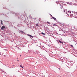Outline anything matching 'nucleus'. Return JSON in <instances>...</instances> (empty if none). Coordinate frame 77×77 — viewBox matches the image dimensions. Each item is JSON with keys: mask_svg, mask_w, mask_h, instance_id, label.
Segmentation results:
<instances>
[{"mask_svg": "<svg viewBox=\"0 0 77 77\" xmlns=\"http://www.w3.org/2000/svg\"><path fill=\"white\" fill-rule=\"evenodd\" d=\"M20 56H21V55H20Z\"/></svg>", "mask_w": 77, "mask_h": 77, "instance_id": "obj_17", "label": "nucleus"}, {"mask_svg": "<svg viewBox=\"0 0 77 77\" xmlns=\"http://www.w3.org/2000/svg\"><path fill=\"white\" fill-rule=\"evenodd\" d=\"M59 42H60V43H61V44H63V42H61V41L59 40Z\"/></svg>", "mask_w": 77, "mask_h": 77, "instance_id": "obj_3", "label": "nucleus"}, {"mask_svg": "<svg viewBox=\"0 0 77 77\" xmlns=\"http://www.w3.org/2000/svg\"><path fill=\"white\" fill-rule=\"evenodd\" d=\"M20 32H21V33H24L23 31H20Z\"/></svg>", "mask_w": 77, "mask_h": 77, "instance_id": "obj_8", "label": "nucleus"}, {"mask_svg": "<svg viewBox=\"0 0 77 77\" xmlns=\"http://www.w3.org/2000/svg\"><path fill=\"white\" fill-rule=\"evenodd\" d=\"M1 23L2 25H3V21L2 20L1 21Z\"/></svg>", "mask_w": 77, "mask_h": 77, "instance_id": "obj_4", "label": "nucleus"}, {"mask_svg": "<svg viewBox=\"0 0 77 77\" xmlns=\"http://www.w3.org/2000/svg\"><path fill=\"white\" fill-rule=\"evenodd\" d=\"M20 67H21V68H23V66H22L20 65Z\"/></svg>", "mask_w": 77, "mask_h": 77, "instance_id": "obj_10", "label": "nucleus"}, {"mask_svg": "<svg viewBox=\"0 0 77 77\" xmlns=\"http://www.w3.org/2000/svg\"><path fill=\"white\" fill-rule=\"evenodd\" d=\"M53 26H57V25H55V24H54V25H53Z\"/></svg>", "mask_w": 77, "mask_h": 77, "instance_id": "obj_11", "label": "nucleus"}, {"mask_svg": "<svg viewBox=\"0 0 77 77\" xmlns=\"http://www.w3.org/2000/svg\"><path fill=\"white\" fill-rule=\"evenodd\" d=\"M69 12L70 14H71V12H70L68 11V13H69Z\"/></svg>", "mask_w": 77, "mask_h": 77, "instance_id": "obj_13", "label": "nucleus"}, {"mask_svg": "<svg viewBox=\"0 0 77 77\" xmlns=\"http://www.w3.org/2000/svg\"><path fill=\"white\" fill-rule=\"evenodd\" d=\"M0 54H1L0 53Z\"/></svg>", "mask_w": 77, "mask_h": 77, "instance_id": "obj_16", "label": "nucleus"}, {"mask_svg": "<svg viewBox=\"0 0 77 77\" xmlns=\"http://www.w3.org/2000/svg\"><path fill=\"white\" fill-rule=\"evenodd\" d=\"M6 28V27H5V26H2V27L1 28V30H3L4 29H5Z\"/></svg>", "mask_w": 77, "mask_h": 77, "instance_id": "obj_1", "label": "nucleus"}, {"mask_svg": "<svg viewBox=\"0 0 77 77\" xmlns=\"http://www.w3.org/2000/svg\"><path fill=\"white\" fill-rule=\"evenodd\" d=\"M42 35H45V33H44L43 32H42Z\"/></svg>", "mask_w": 77, "mask_h": 77, "instance_id": "obj_5", "label": "nucleus"}, {"mask_svg": "<svg viewBox=\"0 0 77 77\" xmlns=\"http://www.w3.org/2000/svg\"><path fill=\"white\" fill-rule=\"evenodd\" d=\"M71 47H73V46L72 45H71Z\"/></svg>", "mask_w": 77, "mask_h": 77, "instance_id": "obj_12", "label": "nucleus"}, {"mask_svg": "<svg viewBox=\"0 0 77 77\" xmlns=\"http://www.w3.org/2000/svg\"><path fill=\"white\" fill-rule=\"evenodd\" d=\"M36 26H38V23L36 24Z\"/></svg>", "mask_w": 77, "mask_h": 77, "instance_id": "obj_7", "label": "nucleus"}, {"mask_svg": "<svg viewBox=\"0 0 77 77\" xmlns=\"http://www.w3.org/2000/svg\"><path fill=\"white\" fill-rule=\"evenodd\" d=\"M17 61H19V60H18Z\"/></svg>", "mask_w": 77, "mask_h": 77, "instance_id": "obj_14", "label": "nucleus"}, {"mask_svg": "<svg viewBox=\"0 0 77 77\" xmlns=\"http://www.w3.org/2000/svg\"><path fill=\"white\" fill-rule=\"evenodd\" d=\"M51 17L53 18V19H54V20H56V19L54 17H53V16H52V15H51Z\"/></svg>", "mask_w": 77, "mask_h": 77, "instance_id": "obj_2", "label": "nucleus"}, {"mask_svg": "<svg viewBox=\"0 0 77 77\" xmlns=\"http://www.w3.org/2000/svg\"><path fill=\"white\" fill-rule=\"evenodd\" d=\"M47 23H48V24H50V23L49 22H47Z\"/></svg>", "mask_w": 77, "mask_h": 77, "instance_id": "obj_6", "label": "nucleus"}, {"mask_svg": "<svg viewBox=\"0 0 77 77\" xmlns=\"http://www.w3.org/2000/svg\"><path fill=\"white\" fill-rule=\"evenodd\" d=\"M29 36H30V37H33V36H32L30 35H29Z\"/></svg>", "mask_w": 77, "mask_h": 77, "instance_id": "obj_9", "label": "nucleus"}, {"mask_svg": "<svg viewBox=\"0 0 77 77\" xmlns=\"http://www.w3.org/2000/svg\"><path fill=\"white\" fill-rule=\"evenodd\" d=\"M13 66H15V65H13Z\"/></svg>", "mask_w": 77, "mask_h": 77, "instance_id": "obj_15", "label": "nucleus"}]
</instances>
